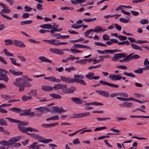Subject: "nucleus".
Masks as SVG:
<instances>
[{
    "mask_svg": "<svg viewBox=\"0 0 149 149\" xmlns=\"http://www.w3.org/2000/svg\"><path fill=\"white\" fill-rule=\"evenodd\" d=\"M118 58H123L125 57L126 55L124 53H120L116 54Z\"/></svg>",
    "mask_w": 149,
    "mask_h": 149,
    "instance_id": "obj_50",
    "label": "nucleus"
},
{
    "mask_svg": "<svg viewBox=\"0 0 149 149\" xmlns=\"http://www.w3.org/2000/svg\"><path fill=\"white\" fill-rule=\"evenodd\" d=\"M14 44L15 46L22 48L25 47V45L22 42L17 40H15L14 41Z\"/></svg>",
    "mask_w": 149,
    "mask_h": 149,
    "instance_id": "obj_7",
    "label": "nucleus"
},
{
    "mask_svg": "<svg viewBox=\"0 0 149 149\" xmlns=\"http://www.w3.org/2000/svg\"><path fill=\"white\" fill-rule=\"evenodd\" d=\"M94 44L95 45L97 46H101L102 47H106L107 46V45L103 44L102 42H94Z\"/></svg>",
    "mask_w": 149,
    "mask_h": 149,
    "instance_id": "obj_36",
    "label": "nucleus"
},
{
    "mask_svg": "<svg viewBox=\"0 0 149 149\" xmlns=\"http://www.w3.org/2000/svg\"><path fill=\"white\" fill-rule=\"evenodd\" d=\"M94 32H99L100 31H102V32H103L105 31H106L107 29H102V28L99 26H97L96 27L94 28Z\"/></svg>",
    "mask_w": 149,
    "mask_h": 149,
    "instance_id": "obj_14",
    "label": "nucleus"
},
{
    "mask_svg": "<svg viewBox=\"0 0 149 149\" xmlns=\"http://www.w3.org/2000/svg\"><path fill=\"white\" fill-rule=\"evenodd\" d=\"M22 111L24 112L20 113V115L21 116H27L29 115V111L30 110L28 109L24 110Z\"/></svg>",
    "mask_w": 149,
    "mask_h": 149,
    "instance_id": "obj_26",
    "label": "nucleus"
},
{
    "mask_svg": "<svg viewBox=\"0 0 149 149\" xmlns=\"http://www.w3.org/2000/svg\"><path fill=\"white\" fill-rule=\"evenodd\" d=\"M25 11L26 12H29L31 11L32 9V8L30 7H28L27 6H25L24 7Z\"/></svg>",
    "mask_w": 149,
    "mask_h": 149,
    "instance_id": "obj_59",
    "label": "nucleus"
},
{
    "mask_svg": "<svg viewBox=\"0 0 149 149\" xmlns=\"http://www.w3.org/2000/svg\"><path fill=\"white\" fill-rule=\"evenodd\" d=\"M123 74L129 77H130L132 78H133L135 77V75L134 74L131 72L128 73L126 72H125L123 73Z\"/></svg>",
    "mask_w": 149,
    "mask_h": 149,
    "instance_id": "obj_32",
    "label": "nucleus"
},
{
    "mask_svg": "<svg viewBox=\"0 0 149 149\" xmlns=\"http://www.w3.org/2000/svg\"><path fill=\"white\" fill-rule=\"evenodd\" d=\"M75 63H80L81 64H85L87 62H86L85 59H83L75 61Z\"/></svg>",
    "mask_w": 149,
    "mask_h": 149,
    "instance_id": "obj_33",
    "label": "nucleus"
},
{
    "mask_svg": "<svg viewBox=\"0 0 149 149\" xmlns=\"http://www.w3.org/2000/svg\"><path fill=\"white\" fill-rule=\"evenodd\" d=\"M96 19V18L95 17L92 18H84L83 19V20L86 22H90Z\"/></svg>",
    "mask_w": 149,
    "mask_h": 149,
    "instance_id": "obj_29",
    "label": "nucleus"
},
{
    "mask_svg": "<svg viewBox=\"0 0 149 149\" xmlns=\"http://www.w3.org/2000/svg\"><path fill=\"white\" fill-rule=\"evenodd\" d=\"M49 95L51 97H53L54 99H61L62 98L60 95L55 93L49 94Z\"/></svg>",
    "mask_w": 149,
    "mask_h": 149,
    "instance_id": "obj_16",
    "label": "nucleus"
},
{
    "mask_svg": "<svg viewBox=\"0 0 149 149\" xmlns=\"http://www.w3.org/2000/svg\"><path fill=\"white\" fill-rule=\"evenodd\" d=\"M116 67L122 70L127 69V68L126 66L123 65H119L116 66Z\"/></svg>",
    "mask_w": 149,
    "mask_h": 149,
    "instance_id": "obj_51",
    "label": "nucleus"
},
{
    "mask_svg": "<svg viewBox=\"0 0 149 149\" xmlns=\"http://www.w3.org/2000/svg\"><path fill=\"white\" fill-rule=\"evenodd\" d=\"M124 58V60H125V62H127L128 61H130V60H131V55L130 54L128 55L125 56Z\"/></svg>",
    "mask_w": 149,
    "mask_h": 149,
    "instance_id": "obj_38",
    "label": "nucleus"
},
{
    "mask_svg": "<svg viewBox=\"0 0 149 149\" xmlns=\"http://www.w3.org/2000/svg\"><path fill=\"white\" fill-rule=\"evenodd\" d=\"M114 26L115 27L117 30L120 31L121 30V27L118 24H114Z\"/></svg>",
    "mask_w": 149,
    "mask_h": 149,
    "instance_id": "obj_60",
    "label": "nucleus"
},
{
    "mask_svg": "<svg viewBox=\"0 0 149 149\" xmlns=\"http://www.w3.org/2000/svg\"><path fill=\"white\" fill-rule=\"evenodd\" d=\"M0 144L3 146H9L10 143L7 141L3 140L0 141Z\"/></svg>",
    "mask_w": 149,
    "mask_h": 149,
    "instance_id": "obj_34",
    "label": "nucleus"
},
{
    "mask_svg": "<svg viewBox=\"0 0 149 149\" xmlns=\"http://www.w3.org/2000/svg\"><path fill=\"white\" fill-rule=\"evenodd\" d=\"M63 29L62 28H52V29L50 31V33L51 35L52 36L55 37L57 36V33L55 34L54 32V31H58L62 30Z\"/></svg>",
    "mask_w": 149,
    "mask_h": 149,
    "instance_id": "obj_8",
    "label": "nucleus"
},
{
    "mask_svg": "<svg viewBox=\"0 0 149 149\" xmlns=\"http://www.w3.org/2000/svg\"><path fill=\"white\" fill-rule=\"evenodd\" d=\"M92 32H94V30L93 29H90L87 30L85 33H84V35L85 37H87L88 35Z\"/></svg>",
    "mask_w": 149,
    "mask_h": 149,
    "instance_id": "obj_44",
    "label": "nucleus"
},
{
    "mask_svg": "<svg viewBox=\"0 0 149 149\" xmlns=\"http://www.w3.org/2000/svg\"><path fill=\"white\" fill-rule=\"evenodd\" d=\"M119 21L121 22L127 23H128L129 21L128 20L124 18H121L119 19Z\"/></svg>",
    "mask_w": 149,
    "mask_h": 149,
    "instance_id": "obj_46",
    "label": "nucleus"
},
{
    "mask_svg": "<svg viewBox=\"0 0 149 149\" xmlns=\"http://www.w3.org/2000/svg\"><path fill=\"white\" fill-rule=\"evenodd\" d=\"M110 118L109 117L105 118H96V119L98 121H105L107 120H110Z\"/></svg>",
    "mask_w": 149,
    "mask_h": 149,
    "instance_id": "obj_40",
    "label": "nucleus"
},
{
    "mask_svg": "<svg viewBox=\"0 0 149 149\" xmlns=\"http://www.w3.org/2000/svg\"><path fill=\"white\" fill-rule=\"evenodd\" d=\"M95 91L97 93L104 97H108L110 96L109 93L107 91L101 90H96Z\"/></svg>",
    "mask_w": 149,
    "mask_h": 149,
    "instance_id": "obj_5",
    "label": "nucleus"
},
{
    "mask_svg": "<svg viewBox=\"0 0 149 149\" xmlns=\"http://www.w3.org/2000/svg\"><path fill=\"white\" fill-rule=\"evenodd\" d=\"M32 98L31 96H27L26 95H24L22 98V100L23 101H26L28 100H31Z\"/></svg>",
    "mask_w": 149,
    "mask_h": 149,
    "instance_id": "obj_25",
    "label": "nucleus"
},
{
    "mask_svg": "<svg viewBox=\"0 0 149 149\" xmlns=\"http://www.w3.org/2000/svg\"><path fill=\"white\" fill-rule=\"evenodd\" d=\"M140 23L142 24H148V21L147 19H143L140 21Z\"/></svg>",
    "mask_w": 149,
    "mask_h": 149,
    "instance_id": "obj_41",
    "label": "nucleus"
},
{
    "mask_svg": "<svg viewBox=\"0 0 149 149\" xmlns=\"http://www.w3.org/2000/svg\"><path fill=\"white\" fill-rule=\"evenodd\" d=\"M74 77V79L66 77L61 76L60 77L61 80L67 83H73L75 82L84 85H86V84L85 81L82 79L84 78L83 75L75 74Z\"/></svg>",
    "mask_w": 149,
    "mask_h": 149,
    "instance_id": "obj_1",
    "label": "nucleus"
},
{
    "mask_svg": "<svg viewBox=\"0 0 149 149\" xmlns=\"http://www.w3.org/2000/svg\"><path fill=\"white\" fill-rule=\"evenodd\" d=\"M36 8L38 10H42V5L40 3L37 4Z\"/></svg>",
    "mask_w": 149,
    "mask_h": 149,
    "instance_id": "obj_64",
    "label": "nucleus"
},
{
    "mask_svg": "<svg viewBox=\"0 0 149 149\" xmlns=\"http://www.w3.org/2000/svg\"><path fill=\"white\" fill-rule=\"evenodd\" d=\"M130 55H131V60L138 59L140 57V56L139 55L136 54H134V53L131 54Z\"/></svg>",
    "mask_w": 149,
    "mask_h": 149,
    "instance_id": "obj_28",
    "label": "nucleus"
},
{
    "mask_svg": "<svg viewBox=\"0 0 149 149\" xmlns=\"http://www.w3.org/2000/svg\"><path fill=\"white\" fill-rule=\"evenodd\" d=\"M107 129V127H96V128L94 129V130L95 131H100L101 130H102L104 129Z\"/></svg>",
    "mask_w": 149,
    "mask_h": 149,
    "instance_id": "obj_53",
    "label": "nucleus"
},
{
    "mask_svg": "<svg viewBox=\"0 0 149 149\" xmlns=\"http://www.w3.org/2000/svg\"><path fill=\"white\" fill-rule=\"evenodd\" d=\"M27 135L31 136L32 138H33L34 139H39V135L37 134H36L34 133H27Z\"/></svg>",
    "mask_w": 149,
    "mask_h": 149,
    "instance_id": "obj_27",
    "label": "nucleus"
},
{
    "mask_svg": "<svg viewBox=\"0 0 149 149\" xmlns=\"http://www.w3.org/2000/svg\"><path fill=\"white\" fill-rule=\"evenodd\" d=\"M18 130L22 132L26 133L27 134V133H28L26 131V127H22L20 125L18 126Z\"/></svg>",
    "mask_w": 149,
    "mask_h": 149,
    "instance_id": "obj_17",
    "label": "nucleus"
},
{
    "mask_svg": "<svg viewBox=\"0 0 149 149\" xmlns=\"http://www.w3.org/2000/svg\"><path fill=\"white\" fill-rule=\"evenodd\" d=\"M94 75V74L93 73L90 72L88 73L85 76L89 80H92Z\"/></svg>",
    "mask_w": 149,
    "mask_h": 149,
    "instance_id": "obj_18",
    "label": "nucleus"
},
{
    "mask_svg": "<svg viewBox=\"0 0 149 149\" xmlns=\"http://www.w3.org/2000/svg\"><path fill=\"white\" fill-rule=\"evenodd\" d=\"M9 71L13 74L15 76H19L23 74V72L19 71H16L15 70L10 69Z\"/></svg>",
    "mask_w": 149,
    "mask_h": 149,
    "instance_id": "obj_12",
    "label": "nucleus"
},
{
    "mask_svg": "<svg viewBox=\"0 0 149 149\" xmlns=\"http://www.w3.org/2000/svg\"><path fill=\"white\" fill-rule=\"evenodd\" d=\"M58 123H52L49 124H47L46 128L52 127L55 126V125H57Z\"/></svg>",
    "mask_w": 149,
    "mask_h": 149,
    "instance_id": "obj_39",
    "label": "nucleus"
},
{
    "mask_svg": "<svg viewBox=\"0 0 149 149\" xmlns=\"http://www.w3.org/2000/svg\"><path fill=\"white\" fill-rule=\"evenodd\" d=\"M5 119L8 120L10 122L18 123V125L25 126L29 125V123L26 122L22 121L17 119H13L10 118H6Z\"/></svg>",
    "mask_w": 149,
    "mask_h": 149,
    "instance_id": "obj_3",
    "label": "nucleus"
},
{
    "mask_svg": "<svg viewBox=\"0 0 149 149\" xmlns=\"http://www.w3.org/2000/svg\"><path fill=\"white\" fill-rule=\"evenodd\" d=\"M36 89L32 90L31 91L28 93L27 95L30 96H36L37 95Z\"/></svg>",
    "mask_w": 149,
    "mask_h": 149,
    "instance_id": "obj_20",
    "label": "nucleus"
},
{
    "mask_svg": "<svg viewBox=\"0 0 149 149\" xmlns=\"http://www.w3.org/2000/svg\"><path fill=\"white\" fill-rule=\"evenodd\" d=\"M120 105H122L123 107H126L128 108H130L133 107V104L132 103L129 102H124L123 105L121 104H120Z\"/></svg>",
    "mask_w": 149,
    "mask_h": 149,
    "instance_id": "obj_13",
    "label": "nucleus"
},
{
    "mask_svg": "<svg viewBox=\"0 0 149 149\" xmlns=\"http://www.w3.org/2000/svg\"><path fill=\"white\" fill-rule=\"evenodd\" d=\"M102 38L104 40H109V38L108 36L106 34H104L102 36Z\"/></svg>",
    "mask_w": 149,
    "mask_h": 149,
    "instance_id": "obj_56",
    "label": "nucleus"
},
{
    "mask_svg": "<svg viewBox=\"0 0 149 149\" xmlns=\"http://www.w3.org/2000/svg\"><path fill=\"white\" fill-rule=\"evenodd\" d=\"M90 115V113L89 112H87L82 113H79L76 114L77 117L78 118H82L84 117Z\"/></svg>",
    "mask_w": 149,
    "mask_h": 149,
    "instance_id": "obj_11",
    "label": "nucleus"
},
{
    "mask_svg": "<svg viewBox=\"0 0 149 149\" xmlns=\"http://www.w3.org/2000/svg\"><path fill=\"white\" fill-rule=\"evenodd\" d=\"M52 109L53 112L58 113H61L67 111V110L63 109L62 107L59 108L57 106H54L52 107Z\"/></svg>",
    "mask_w": 149,
    "mask_h": 149,
    "instance_id": "obj_4",
    "label": "nucleus"
},
{
    "mask_svg": "<svg viewBox=\"0 0 149 149\" xmlns=\"http://www.w3.org/2000/svg\"><path fill=\"white\" fill-rule=\"evenodd\" d=\"M25 88V85L23 84H21L19 85V91L21 92L24 90Z\"/></svg>",
    "mask_w": 149,
    "mask_h": 149,
    "instance_id": "obj_52",
    "label": "nucleus"
},
{
    "mask_svg": "<svg viewBox=\"0 0 149 149\" xmlns=\"http://www.w3.org/2000/svg\"><path fill=\"white\" fill-rule=\"evenodd\" d=\"M40 27L42 28L43 29H52V26L50 24H43L40 26Z\"/></svg>",
    "mask_w": 149,
    "mask_h": 149,
    "instance_id": "obj_15",
    "label": "nucleus"
},
{
    "mask_svg": "<svg viewBox=\"0 0 149 149\" xmlns=\"http://www.w3.org/2000/svg\"><path fill=\"white\" fill-rule=\"evenodd\" d=\"M54 77H45L44 78L45 79H47L49 81L54 82Z\"/></svg>",
    "mask_w": 149,
    "mask_h": 149,
    "instance_id": "obj_45",
    "label": "nucleus"
},
{
    "mask_svg": "<svg viewBox=\"0 0 149 149\" xmlns=\"http://www.w3.org/2000/svg\"><path fill=\"white\" fill-rule=\"evenodd\" d=\"M52 141V139H44L43 140V141L42 143H49L50 142Z\"/></svg>",
    "mask_w": 149,
    "mask_h": 149,
    "instance_id": "obj_61",
    "label": "nucleus"
},
{
    "mask_svg": "<svg viewBox=\"0 0 149 149\" xmlns=\"http://www.w3.org/2000/svg\"><path fill=\"white\" fill-rule=\"evenodd\" d=\"M0 125L6 126L8 125L5 120L3 118L0 119Z\"/></svg>",
    "mask_w": 149,
    "mask_h": 149,
    "instance_id": "obj_35",
    "label": "nucleus"
},
{
    "mask_svg": "<svg viewBox=\"0 0 149 149\" xmlns=\"http://www.w3.org/2000/svg\"><path fill=\"white\" fill-rule=\"evenodd\" d=\"M75 69V68L73 66L69 67V68H65V69L66 71L69 72L71 70H74Z\"/></svg>",
    "mask_w": 149,
    "mask_h": 149,
    "instance_id": "obj_47",
    "label": "nucleus"
},
{
    "mask_svg": "<svg viewBox=\"0 0 149 149\" xmlns=\"http://www.w3.org/2000/svg\"><path fill=\"white\" fill-rule=\"evenodd\" d=\"M1 96L2 97L4 98L6 100H8L9 99L11 98V97H10L7 95H1Z\"/></svg>",
    "mask_w": 149,
    "mask_h": 149,
    "instance_id": "obj_55",
    "label": "nucleus"
},
{
    "mask_svg": "<svg viewBox=\"0 0 149 149\" xmlns=\"http://www.w3.org/2000/svg\"><path fill=\"white\" fill-rule=\"evenodd\" d=\"M118 38L120 40H124L127 39V37L125 36H122L120 35H119L118 36Z\"/></svg>",
    "mask_w": 149,
    "mask_h": 149,
    "instance_id": "obj_48",
    "label": "nucleus"
},
{
    "mask_svg": "<svg viewBox=\"0 0 149 149\" xmlns=\"http://www.w3.org/2000/svg\"><path fill=\"white\" fill-rule=\"evenodd\" d=\"M4 42H6L5 45H12L14 43V41L12 40L7 39L5 40Z\"/></svg>",
    "mask_w": 149,
    "mask_h": 149,
    "instance_id": "obj_19",
    "label": "nucleus"
},
{
    "mask_svg": "<svg viewBox=\"0 0 149 149\" xmlns=\"http://www.w3.org/2000/svg\"><path fill=\"white\" fill-rule=\"evenodd\" d=\"M109 77V78L111 80L116 81V75H112L111 74H110Z\"/></svg>",
    "mask_w": 149,
    "mask_h": 149,
    "instance_id": "obj_63",
    "label": "nucleus"
},
{
    "mask_svg": "<svg viewBox=\"0 0 149 149\" xmlns=\"http://www.w3.org/2000/svg\"><path fill=\"white\" fill-rule=\"evenodd\" d=\"M72 101L73 102L78 104H83V101L80 100V99L77 97H72L71 98Z\"/></svg>",
    "mask_w": 149,
    "mask_h": 149,
    "instance_id": "obj_9",
    "label": "nucleus"
},
{
    "mask_svg": "<svg viewBox=\"0 0 149 149\" xmlns=\"http://www.w3.org/2000/svg\"><path fill=\"white\" fill-rule=\"evenodd\" d=\"M118 58L116 54H115L114 56L112 58L111 60L113 61H116L118 60Z\"/></svg>",
    "mask_w": 149,
    "mask_h": 149,
    "instance_id": "obj_54",
    "label": "nucleus"
},
{
    "mask_svg": "<svg viewBox=\"0 0 149 149\" xmlns=\"http://www.w3.org/2000/svg\"><path fill=\"white\" fill-rule=\"evenodd\" d=\"M0 76L2 78V80H4L6 82H7L9 80L8 77L5 74L0 73Z\"/></svg>",
    "mask_w": 149,
    "mask_h": 149,
    "instance_id": "obj_21",
    "label": "nucleus"
},
{
    "mask_svg": "<svg viewBox=\"0 0 149 149\" xmlns=\"http://www.w3.org/2000/svg\"><path fill=\"white\" fill-rule=\"evenodd\" d=\"M56 54L59 55H62L64 54V52L62 50L60 49H56Z\"/></svg>",
    "mask_w": 149,
    "mask_h": 149,
    "instance_id": "obj_43",
    "label": "nucleus"
},
{
    "mask_svg": "<svg viewBox=\"0 0 149 149\" xmlns=\"http://www.w3.org/2000/svg\"><path fill=\"white\" fill-rule=\"evenodd\" d=\"M130 44L132 49L136 50H139L140 51H143V49L140 46H139L134 43H132L130 44V42L127 40L124 41L123 42H120L118 44V45H128Z\"/></svg>",
    "mask_w": 149,
    "mask_h": 149,
    "instance_id": "obj_2",
    "label": "nucleus"
},
{
    "mask_svg": "<svg viewBox=\"0 0 149 149\" xmlns=\"http://www.w3.org/2000/svg\"><path fill=\"white\" fill-rule=\"evenodd\" d=\"M9 110H11L13 111L19 113L20 112L22 111V109L18 107H14L12 109H10Z\"/></svg>",
    "mask_w": 149,
    "mask_h": 149,
    "instance_id": "obj_24",
    "label": "nucleus"
},
{
    "mask_svg": "<svg viewBox=\"0 0 149 149\" xmlns=\"http://www.w3.org/2000/svg\"><path fill=\"white\" fill-rule=\"evenodd\" d=\"M68 44V42H56L55 46H59L61 45H66Z\"/></svg>",
    "mask_w": 149,
    "mask_h": 149,
    "instance_id": "obj_49",
    "label": "nucleus"
},
{
    "mask_svg": "<svg viewBox=\"0 0 149 149\" xmlns=\"http://www.w3.org/2000/svg\"><path fill=\"white\" fill-rule=\"evenodd\" d=\"M3 52H4L5 54L7 56H14L13 54L8 52L7 49H3Z\"/></svg>",
    "mask_w": 149,
    "mask_h": 149,
    "instance_id": "obj_30",
    "label": "nucleus"
},
{
    "mask_svg": "<svg viewBox=\"0 0 149 149\" xmlns=\"http://www.w3.org/2000/svg\"><path fill=\"white\" fill-rule=\"evenodd\" d=\"M12 146V147H15V148H17L19 146H21V144L19 143H14Z\"/></svg>",
    "mask_w": 149,
    "mask_h": 149,
    "instance_id": "obj_57",
    "label": "nucleus"
},
{
    "mask_svg": "<svg viewBox=\"0 0 149 149\" xmlns=\"http://www.w3.org/2000/svg\"><path fill=\"white\" fill-rule=\"evenodd\" d=\"M76 88L74 86H71L68 88V94H70L73 93L74 91L76 90Z\"/></svg>",
    "mask_w": 149,
    "mask_h": 149,
    "instance_id": "obj_23",
    "label": "nucleus"
},
{
    "mask_svg": "<svg viewBox=\"0 0 149 149\" xmlns=\"http://www.w3.org/2000/svg\"><path fill=\"white\" fill-rule=\"evenodd\" d=\"M139 69L136 70L134 71V72L138 74H141L143 73V72L141 68H138Z\"/></svg>",
    "mask_w": 149,
    "mask_h": 149,
    "instance_id": "obj_37",
    "label": "nucleus"
},
{
    "mask_svg": "<svg viewBox=\"0 0 149 149\" xmlns=\"http://www.w3.org/2000/svg\"><path fill=\"white\" fill-rule=\"evenodd\" d=\"M8 141L9 142V143H10V144H9V146H10L11 145H13L15 142L13 138H11L8 140Z\"/></svg>",
    "mask_w": 149,
    "mask_h": 149,
    "instance_id": "obj_58",
    "label": "nucleus"
},
{
    "mask_svg": "<svg viewBox=\"0 0 149 149\" xmlns=\"http://www.w3.org/2000/svg\"><path fill=\"white\" fill-rule=\"evenodd\" d=\"M41 89L44 91H52L53 89V88L50 86L44 85L42 86Z\"/></svg>",
    "mask_w": 149,
    "mask_h": 149,
    "instance_id": "obj_10",
    "label": "nucleus"
},
{
    "mask_svg": "<svg viewBox=\"0 0 149 149\" xmlns=\"http://www.w3.org/2000/svg\"><path fill=\"white\" fill-rule=\"evenodd\" d=\"M10 59L11 60L12 64L13 65L19 66H21V65L20 64L16 62V60L15 58H10Z\"/></svg>",
    "mask_w": 149,
    "mask_h": 149,
    "instance_id": "obj_22",
    "label": "nucleus"
},
{
    "mask_svg": "<svg viewBox=\"0 0 149 149\" xmlns=\"http://www.w3.org/2000/svg\"><path fill=\"white\" fill-rule=\"evenodd\" d=\"M70 51L73 53H81V51H79L78 50L75 49L71 48L70 49Z\"/></svg>",
    "mask_w": 149,
    "mask_h": 149,
    "instance_id": "obj_42",
    "label": "nucleus"
},
{
    "mask_svg": "<svg viewBox=\"0 0 149 149\" xmlns=\"http://www.w3.org/2000/svg\"><path fill=\"white\" fill-rule=\"evenodd\" d=\"M26 131L27 132L28 131L30 132H39L38 130L30 127H26Z\"/></svg>",
    "mask_w": 149,
    "mask_h": 149,
    "instance_id": "obj_31",
    "label": "nucleus"
},
{
    "mask_svg": "<svg viewBox=\"0 0 149 149\" xmlns=\"http://www.w3.org/2000/svg\"><path fill=\"white\" fill-rule=\"evenodd\" d=\"M66 87V85H64L63 84L59 83L55 84L52 88H53L54 90H57L59 89H63L64 88H67Z\"/></svg>",
    "mask_w": 149,
    "mask_h": 149,
    "instance_id": "obj_6",
    "label": "nucleus"
},
{
    "mask_svg": "<svg viewBox=\"0 0 149 149\" xmlns=\"http://www.w3.org/2000/svg\"><path fill=\"white\" fill-rule=\"evenodd\" d=\"M30 16V14L27 13H25L22 15V17L23 18H28Z\"/></svg>",
    "mask_w": 149,
    "mask_h": 149,
    "instance_id": "obj_62",
    "label": "nucleus"
}]
</instances>
